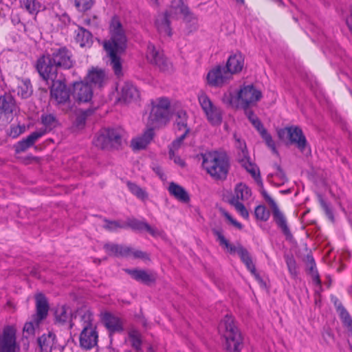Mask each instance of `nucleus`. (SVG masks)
Here are the masks:
<instances>
[{
    "mask_svg": "<svg viewBox=\"0 0 352 352\" xmlns=\"http://www.w3.org/2000/svg\"><path fill=\"white\" fill-rule=\"evenodd\" d=\"M75 60L72 52L66 47H59L52 50V53L43 55L36 61V70L42 78L55 80L58 77V69H69L74 67Z\"/></svg>",
    "mask_w": 352,
    "mask_h": 352,
    "instance_id": "obj_1",
    "label": "nucleus"
},
{
    "mask_svg": "<svg viewBox=\"0 0 352 352\" xmlns=\"http://www.w3.org/2000/svg\"><path fill=\"white\" fill-rule=\"evenodd\" d=\"M110 38L104 41L103 47L110 58V64L117 76L122 73V63L118 56L126 47L127 38L125 31L118 17L113 16L109 25Z\"/></svg>",
    "mask_w": 352,
    "mask_h": 352,
    "instance_id": "obj_2",
    "label": "nucleus"
},
{
    "mask_svg": "<svg viewBox=\"0 0 352 352\" xmlns=\"http://www.w3.org/2000/svg\"><path fill=\"white\" fill-rule=\"evenodd\" d=\"M182 15L184 19L190 23V31H195L198 28L197 19L192 16L186 6L182 0H171L168 9L164 13L157 16L155 26L158 32L164 35L170 36L172 34L170 19H174Z\"/></svg>",
    "mask_w": 352,
    "mask_h": 352,
    "instance_id": "obj_3",
    "label": "nucleus"
},
{
    "mask_svg": "<svg viewBox=\"0 0 352 352\" xmlns=\"http://www.w3.org/2000/svg\"><path fill=\"white\" fill-rule=\"evenodd\" d=\"M202 168L214 180L223 181L227 178L229 159L225 153L210 151L201 154Z\"/></svg>",
    "mask_w": 352,
    "mask_h": 352,
    "instance_id": "obj_4",
    "label": "nucleus"
},
{
    "mask_svg": "<svg viewBox=\"0 0 352 352\" xmlns=\"http://www.w3.org/2000/svg\"><path fill=\"white\" fill-rule=\"evenodd\" d=\"M219 332L225 339V347L230 352H240L243 348V339L234 324L232 316L226 315L218 327Z\"/></svg>",
    "mask_w": 352,
    "mask_h": 352,
    "instance_id": "obj_5",
    "label": "nucleus"
},
{
    "mask_svg": "<svg viewBox=\"0 0 352 352\" xmlns=\"http://www.w3.org/2000/svg\"><path fill=\"white\" fill-rule=\"evenodd\" d=\"M152 109L148 120V126L160 127L170 120V102L168 98L161 97L151 102Z\"/></svg>",
    "mask_w": 352,
    "mask_h": 352,
    "instance_id": "obj_6",
    "label": "nucleus"
},
{
    "mask_svg": "<svg viewBox=\"0 0 352 352\" xmlns=\"http://www.w3.org/2000/svg\"><path fill=\"white\" fill-rule=\"evenodd\" d=\"M121 132L114 129H103L96 134L93 144L101 149L118 148L121 145Z\"/></svg>",
    "mask_w": 352,
    "mask_h": 352,
    "instance_id": "obj_7",
    "label": "nucleus"
},
{
    "mask_svg": "<svg viewBox=\"0 0 352 352\" xmlns=\"http://www.w3.org/2000/svg\"><path fill=\"white\" fill-rule=\"evenodd\" d=\"M198 100L207 120L213 126L220 125L223 119L221 109L205 93L198 96Z\"/></svg>",
    "mask_w": 352,
    "mask_h": 352,
    "instance_id": "obj_8",
    "label": "nucleus"
},
{
    "mask_svg": "<svg viewBox=\"0 0 352 352\" xmlns=\"http://www.w3.org/2000/svg\"><path fill=\"white\" fill-rule=\"evenodd\" d=\"M52 82L50 89L51 100L58 105H67V108L63 110L67 111L69 109V91L67 88L63 80H50Z\"/></svg>",
    "mask_w": 352,
    "mask_h": 352,
    "instance_id": "obj_9",
    "label": "nucleus"
},
{
    "mask_svg": "<svg viewBox=\"0 0 352 352\" xmlns=\"http://www.w3.org/2000/svg\"><path fill=\"white\" fill-rule=\"evenodd\" d=\"M262 97V93L252 85H244L237 92L238 104L243 109L254 105Z\"/></svg>",
    "mask_w": 352,
    "mask_h": 352,
    "instance_id": "obj_10",
    "label": "nucleus"
},
{
    "mask_svg": "<svg viewBox=\"0 0 352 352\" xmlns=\"http://www.w3.org/2000/svg\"><path fill=\"white\" fill-rule=\"evenodd\" d=\"M280 138L285 135L291 144H294L301 152H304L308 146L307 141L302 129L298 126H289L278 131Z\"/></svg>",
    "mask_w": 352,
    "mask_h": 352,
    "instance_id": "obj_11",
    "label": "nucleus"
},
{
    "mask_svg": "<svg viewBox=\"0 0 352 352\" xmlns=\"http://www.w3.org/2000/svg\"><path fill=\"white\" fill-rule=\"evenodd\" d=\"M263 196L272 208L273 219L277 226L287 239L291 238L292 235L284 214L279 210L274 200L266 192H263Z\"/></svg>",
    "mask_w": 352,
    "mask_h": 352,
    "instance_id": "obj_12",
    "label": "nucleus"
},
{
    "mask_svg": "<svg viewBox=\"0 0 352 352\" xmlns=\"http://www.w3.org/2000/svg\"><path fill=\"white\" fill-rule=\"evenodd\" d=\"M232 77L227 72L226 67L223 66H217L210 70L207 74V83L211 87H222L228 83Z\"/></svg>",
    "mask_w": 352,
    "mask_h": 352,
    "instance_id": "obj_13",
    "label": "nucleus"
},
{
    "mask_svg": "<svg viewBox=\"0 0 352 352\" xmlns=\"http://www.w3.org/2000/svg\"><path fill=\"white\" fill-rule=\"evenodd\" d=\"M146 58L150 63L156 65L162 71H167L171 67L163 52L157 50L151 43L147 46Z\"/></svg>",
    "mask_w": 352,
    "mask_h": 352,
    "instance_id": "obj_14",
    "label": "nucleus"
},
{
    "mask_svg": "<svg viewBox=\"0 0 352 352\" xmlns=\"http://www.w3.org/2000/svg\"><path fill=\"white\" fill-rule=\"evenodd\" d=\"M146 58L150 63L156 65L162 71H167L171 67L163 52L157 50L151 43L147 46Z\"/></svg>",
    "mask_w": 352,
    "mask_h": 352,
    "instance_id": "obj_15",
    "label": "nucleus"
},
{
    "mask_svg": "<svg viewBox=\"0 0 352 352\" xmlns=\"http://www.w3.org/2000/svg\"><path fill=\"white\" fill-rule=\"evenodd\" d=\"M20 347L16 342L15 331L11 327H6L0 336V352H19Z\"/></svg>",
    "mask_w": 352,
    "mask_h": 352,
    "instance_id": "obj_16",
    "label": "nucleus"
},
{
    "mask_svg": "<svg viewBox=\"0 0 352 352\" xmlns=\"http://www.w3.org/2000/svg\"><path fill=\"white\" fill-rule=\"evenodd\" d=\"M118 100L123 102H131L140 97L137 87L131 82H124L117 88Z\"/></svg>",
    "mask_w": 352,
    "mask_h": 352,
    "instance_id": "obj_17",
    "label": "nucleus"
},
{
    "mask_svg": "<svg viewBox=\"0 0 352 352\" xmlns=\"http://www.w3.org/2000/svg\"><path fill=\"white\" fill-rule=\"evenodd\" d=\"M98 333L96 327H83L80 334L79 342L82 348L89 350L97 346Z\"/></svg>",
    "mask_w": 352,
    "mask_h": 352,
    "instance_id": "obj_18",
    "label": "nucleus"
},
{
    "mask_svg": "<svg viewBox=\"0 0 352 352\" xmlns=\"http://www.w3.org/2000/svg\"><path fill=\"white\" fill-rule=\"evenodd\" d=\"M74 98L80 102H87L93 96L92 88L88 82H76L74 83Z\"/></svg>",
    "mask_w": 352,
    "mask_h": 352,
    "instance_id": "obj_19",
    "label": "nucleus"
},
{
    "mask_svg": "<svg viewBox=\"0 0 352 352\" xmlns=\"http://www.w3.org/2000/svg\"><path fill=\"white\" fill-rule=\"evenodd\" d=\"M15 108V101L11 95L4 94L0 96V119L8 121L12 117Z\"/></svg>",
    "mask_w": 352,
    "mask_h": 352,
    "instance_id": "obj_20",
    "label": "nucleus"
},
{
    "mask_svg": "<svg viewBox=\"0 0 352 352\" xmlns=\"http://www.w3.org/2000/svg\"><path fill=\"white\" fill-rule=\"evenodd\" d=\"M244 67V58L241 54L231 55L226 63V69L232 78L234 74L241 72Z\"/></svg>",
    "mask_w": 352,
    "mask_h": 352,
    "instance_id": "obj_21",
    "label": "nucleus"
},
{
    "mask_svg": "<svg viewBox=\"0 0 352 352\" xmlns=\"http://www.w3.org/2000/svg\"><path fill=\"white\" fill-rule=\"evenodd\" d=\"M45 134V131L40 129L31 133L28 137L18 142L16 146V152H24L28 148L31 147L42 136Z\"/></svg>",
    "mask_w": 352,
    "mask_h": 352,
    "instance_id": "obj_22",
    "label": "nucleus"
},
{
    "mask_svg": "<svg viewBox=\"0 0 352 352\" xmlns=\"http://www.w3.org/2000/svg\"><path fill=\"white\" fill-rule=\"evenodd\" d=\"M125 272L135 280L146 285L154 283L156 280V275L155 273H148L146 271L143 270L126 269L125 270Z\"/></svg>",
    "mask_w": 352,
    "mask_h": 352,
    "instance_id": "obj_23",
    "label": "nucleus"
},
{
    "mask_svg": "<svg viewBox=\"0 0 352 352\" xmlns=\"http://www.w3.org/2000/svg\"><path fill=\"white\" fill-rule=\"evenodd\" d=\"M87 80L95 87H102L107 83L108 78L104 70L93 67L88 72Z\"/></svg>",
    "mask_w": 352,
    "mask_h": 352,
    "instance_id": "obj_24",
    "label": "nucleus"
},
{
    "mask_svg": "<svg viewBox=\"0 0 352 352\" xmlns=\"http://www.w3.org/2000/svg\"><path fill=\"white\" fill-rule=\"evenodd\" d=\"M148 126V129L142 136L138 137L131 140V146L133 150H141L145 148L152 140L154 135L153 128L149 126Z\"/></svg>",
    "mask_w": 352,
    "mask_h": 352,
    "instance_id": "obj_25",
    "label": "nucleus"
},
{
    "mask_svg": "<svg viewBox=\"0 0 352 352\" xmlns=\"http://www.w3.org/2000/svg\"><path fill=\"white\" fill-rule=\"evenodd\" d=\"M36 322L38 325L39 322L46 318L49 306L46 298L42 294H38L36 296Z\"/></svg>",
    "mask_w": 352,
    "mask_h": 352,
    "instance_id": "obj_26",
    "label": "nucleus"
},
{
    "mask_svg": "<svg viewBox=\"0 0 352 352\" xmlns=\"http://www.w3.org/2000/svg\"><path fill=\"white\" fill-rule=\"evenodd\" d=\"M15 87H13V91L16 92L17 95L22 98H28L32 94V87L29 79L17 78L15 82Z\"/></svg>",
    "mask_w": 352,
    "mask_h": 352,
    "instance_id": "obj_27",
    "label": "nucleus"
},
{
    "mask_svg": "<svg viewBox=\"0 0 352 352\" xmlns=\"http://www.w3.org/2000/svg\"><path fill=\"white\" fill-rule=\"evenodd\" d=\"M168 190L170 195L173 196L179 201L182 203H188L190 201L188 193L182 186L175 182H170Z\"/></svg>",
    "mask_w": 352,
    "mask_h": 352,
    "instance_id": "obj_28",
    "label": "nucleus"
},
{
    "mask_svg": "<svg viewBox=\"0 0 352 352\" xmlns=\"http://www.w3.org/2000/svg\"><path fill=\"white\" fill-rule=\"evenodd\" d=\"M102 320L105 327L111 332L122 330V324L120 318L110 313H104Z\"/></svg>",
    "mask_w": 352,
    "mask_h": 352,
    "instance_id": "obj_29",
    "label": "nucleus"
},
{
    "mask_svg": "<svg viewBox=\"0 0 352 352\" xmlns=\"http://www.w3.org/2000/svg\"><path fill=\"white\" fill-rule=\"evenodd\" d=\"M104 249L109 255L116 256H129L131 248L113 243H106Z\"/></svg>",
    "mask_w": 352,
    "mask_h": 352,
    "instance_id": "obj_30",
    "label": "nucleus"
},
{
    "mask_svg": "<svg viewBox=\"0 0 352 352\" xmlns=\"http://www.w3.org/2000/svg\"><path fill=\"white\" fill-rule=\"evenodd\" d=\"M55 334L49 332L47 334H43L38 338V344L41 350L43 352H51L54 344Z\"/></svg>",
    "mask_w": 352,
    "mask_h": 352,
    "instance_id": "obj_31",
    "label": "nucleus"
},
{
    "mask_svg": "<svg viewBox=\"0 0 352 352\" xmlns=\"http://www.w3.org/2000/svg\"><path fill=\"white\" fill-rule=\"evenodd\" d=\"M252 195L251 190L245 184L240 183L234 188V195L230 200L245 201L248 200Z\"/></svg>",
    "mask_w": 352,
    "mask_h": 352,
    "instance_id": "obj_32",
    "label": "nucleus"
},
{
    "mask_svg": "<svg viewBox=\"0 0 352 352\" xmlns=\"http://www.w3.org/2000/svg\"><path fill=\"white\" fill-rule=\"evenodd\" d=\"M307 272L311 276L313 282L321 286L319 274L316 270V265L312 256L307 255L305 258Z\"/></svg>",
    "mask_w": 352,
    "mask_h": 352,
    "instance_id": "obj_33",
    "label": "nucleus"
},
{
    "mask_svg": "<svg viewBox=\"0 0 352 352\" xmlns=\"http://www.w3.org/2000/svg\"><path fill=\"white\" fill-rule=\"evenodd\" d=\"M188 116L185 111L179 110L177 112L175 124L177 131L182 133L188 134L190 132V128L187 124Z\"/></svg>",
    "mask_w": 352,
    "mask_h": 352,
    "instance_id": "obj_34",
    "label": "nucleus"
},
{
    "mask_svg": "<svg viewBox=\"0 0 352 352\" xmlns=\"http://www.w3.org/2000/svg\"><path fill=\"white\" fill-rule=\"evenodd\" d=\"M76 41L79 43L80 47H85L87 45H89L91 43L92 35L90 32L85 30L83 28H78L75 31Z\"/></svg>",
    "mask_w": 352,
    "mask_h": 352,
    "instance_id": "obj_35",
    "label": "nucleus"
},
{
    "mask_svg": "<svg viewBox=\"0 0 352 352\" xmlns=\"http://www.w3.org/2000/svg\"><path fill=\"white\" fill-rule=\"evenodd\" d=\"M214 234L217 237V240L221 246L226 248L230 254L237 253L239 254V249L243 248L241 245H233L224 237L222 232L217 230H213Z\"/></svg>",
    "mask_w": 352,
    "mask_h": 352,
    "instance_id": "obj_36",
    "label": "nucleus"
},
{
    "mask_svg": "<svg viewBox=\"0 0 352 352\" xmlns=\"http://www.w3.org/2000/svg\"><path fill=\"white\" fill-rule=\"evenodd\" d=\"M20 5L32 15H36L42 9V5L38 0H20Z\"/></svg>",
    "mask_w": 352,
    "mask_h": 352,
    "instance_id": "obj_37",
    "label": "nucleus"
},
{
    "mask_svg": "<svg viewBox=\"0 0 352 352\" xmlns=\"http://www.w3.org/2000/svg\"><path fill=\"white\" fill-rule=\"evenodd\" d=\"M239 256L248 270H250L252 274H255L256 267L249 252L244 248H240L239 249Z\"/></svg>",
    "mask_w": 352,
    "mask_h": 352,
    "instance_id": "obj_38",
    "label": "nucleus"
},
{
    "mask_svg": "<svg viewBox=\"0 0 352 352\" xmlns=\"http://www.w3.org/2000/svg\"><path fill=\"white\" fill-rule=\"evenodd\" d=\"M128 340L131 346L137 351L142 349L141 334L136 330H131L129 332Z\"/></svg>",
    "mask_w": 352,
    "mask_h": 352,
    "instance_id": "obj_39",
    "label": "nucleus"
},
{
    "mask_svg": "<svg viewBox=\"0 0 352 352\" xmlns=\"http://www.w3.org/2000/svg\"><path fill=\"white\" fill-rule=\"evenodd\" d=\"M338 311L344 325L352 335V318L348 311L342 305L338 307Z\"/></svg>",
    "mask_w": 352,
    "mask_h": 352,
    "instance_id": "obj_40",
    "label": "nucleus"
},
{
    "mask_svg": "<svg viewBox=\"0 0 352 352\" xmlns=\"http://www.w3.org/2000/svg\"><path fill=\"white\" fill-rule=\"evenodd\" d=\"M41 120V123L45 126V131L53 129L58 124L56 118L53 114H43Z\"/></svg>",
    "mask_w": 352,
    "mask_h": 352,
    "instance_id": "obj_41",
    "label": "nucleus"
},
{
    "mask_svg": "<svg viewBox=\"0 0 352 352\" xmlns=\"http://www.w3.org/2000/svg\"><path fill=\"white\" fill-rule=\"evenodd\" d=\"M127 186L129 189V190L135 195L138 198L144 201L147 199L148 198V194L147 192L142 189L141 187L138 186L137 184L132 183V182H128Z\"/></svg>",
    "mask_w": 352,
    "mask_h": 352,
    "instance_id": "obj_42",
    "label": "nucleus"
},
{
    "mask_svg": "<svg viewBox=\"0 0 352 352\" xmlns=\"http://www.w3.org/2000/svg\"><path fill=\"white\" fill-rule=\"evenodd\" d=\"M78 314L80 315L81 321L82 322V328L86 327H96L93 324V314L89 310H80Z\"/></svg>",
    "mask_w": 352,
    "mask_h": 352,
    "instance_id": "obj_43",
    "label": "nucleus"
},
{
    "mask_svg": "<svg viewBox=\"0 0 352 352\" xmlns=\"http://www.w3.org/2000/svg\"><path fill=\"white\" fill-rule=\"evenodd\" d=\"M254 216L257 220L266 221L270 216V211L263 205H259L254 209Z\"/></svg>",
    "mask_w": 352,
    "mask_h": 352,
    "instance_id": "obj_44",
    "label": "nucleus"
},
{
    "mask_svg": "<svg viewBox=\"0 0 352 352\" xmlns=\"http://www.w3.org/2000/svg\"><path fill=\"white\" fill-rule=\"evenodd\" d=\"M70 313L69 307L66 306H61L57 308L55 313L56 320L60 322H67L69 318Z\"/></svg>",
    "mask_w": 352,
    "mask_h": 352,
    "instance_id": "obj_45",
    "label": "nucleus"
},
{
    "mask_svg": "<svg viewBox=\"0 0 352 352\" xmlns=\"http://www.w3.org/2000/svg\"><path fill=\"white\" fill-rule=\"evenodd\" d=\"M230 203L234 207L235 210L240 214L242 217L245 219H249V212L243 203L236 200H230Z\"/></svg>",
    "mask_w": 352,
    "mask_h": 352,
    "instance_id": "obj_46",
    "label": "nucleus"
},
{
    "mask_svg": "<svg viewBox=\"0 0 352 352\" xmlns=\"http://www.w3.org/2000/svg\"><path fill=\"white\" fill-rule=\"evenodd\" d=\"M74 1L76 8L80 12H85L89 10L93 4V0H72Z\"/></svg>",
    "mask_w": 352,
    "mask_h": 352,
    "instance_id": "obj_47",
    "label": "nucleus"
},
{
    "mask_svg": "<svg viewBox=\"0 0 352 352\" xmlns=\"http://www.w3.org/2000/svg\"><path fill=\"white\" fill-rule=\"evenodd\" d=\"M104 222L106 223L104 226V228L109 231H116L119 228H126L124 222H121L120 221H109L107 219H105Z\"/></svg>",
    "mask_w": 352,
    "mask_h": 352,
    "instance_id": "obj_48",
    "label": "nucleus"
},
{
    "mask_svg": "<svg viewBox=\"0 0 352 352\" xmlns=\"http://www.w3.org/2000/svg\"><path fill=\"white\" fill-rule=\"evenodd\" d=\"M146 222L140 221L135 219H128L125 223L126 228L130 227L134 230L142 231L144 229Z\"/></svg>",
    "mask_w": 352,
    "mask_h": 352,
    "instance_id": "obj_49",
    "label": "nucleus"
},
{
    "mask_svg": "<svg viewBox=\"0 0 352 352\" xmlns=\"http://www.w3.org/2000/svg\"><path fill=\"white\" fill-rule=\"evenodd\" d=\"M285 261L291 276L294 278L296 277L298 271L295 259L292 256H287L285 257Z\"/></svg>",
    "mask_w": 352,
    "mask_h": 352,
    "instance_id": "obj_50",
    "label": "nucleus"
},
{
    "mask_svg": "<svg viewBox=\"0 0 352 352\" xmlns=\"http://www.w3.org/2000/svg\"><path fill=\"white\" fill-rule=\"evenodd\" d=\"M260 134L262 138L265 140L267 146L272 151V152L274 153H277L275 142L272 140V136L267 133L266 129L263 130Z\"/></svg>",
    "mask_w": 352,
    "mask_h": 352,
    "instance_id": "obj_51",
    "label": "nucleus"
},
{
    "mask_svg": "<svg viewBox=\"0 0 352 352\" xmlns=\"http://www.w3.org/2000/svg\"><path fill=\"white\" fill-rule=\"evenodd\" d=\"M222 102L227 105L234 106L238 104L237 95L234 96L230 92L225 93L222 97Z\"/></svg>",
    "mask_w": 352,
    "mask_h": 352,
    "instance_id": "obj_52",
    "label": "nucleus"
},
{
    "mask_svg": "<svg viewBox=\"0 0 352 352\" xmlns=\"http://www.w3.org/2000/svg\"><path fill=\"white\" fill-rule=\"evenodd\" d=\"M246 170L252 175L256 180L260 179L259 172L258 168L252 164L248 162V164L243 165Z\"/></svg>",
    "mask_w": 352,
    "mask_h": 352,
    "instance_id": "obj_53",
    "label": "nucleus"
},
{
    "mask_svg": "<svg viewBox=\"0 0 352 352\" xmlns=\"http://www.w3.org/2000/svg\"><path fill=\"white\" fill-rule=\"evenodd\" d=\"M186 135L187 134L186 133H181L179 135V137L175 141L173 142L170 148H172L174 152L175 150H177L182 145Z\"/></svg>",
    "mask_w": 352,
    "mask_h": 352,
    "instance_id": "obj_54",
    "label": "nucleus"
},
{
    "mask_svg": "<svg viewBox=\"0 0 352 352\" xmlns=\"http://www.w3.org/2000/svg\"><path fill=\"white\" fill-rule=\"evenodd\" d=\"M169 157L171 160H173L175 164L179 165L180 166L183 167L185 166L184 161L181 159L180 157L176 155L172 148H170L169 150Z\"/></svg>",
    "mask_w": 352,
    "mask_h": 352,
    "instance_id": "obj_55",
    "label": "nucleus"
},
{
    "mask_svg": "<svg viewBox=\"0 0 352 352\" xmlns=\"http://www.w3.org/2000/svg\"><path fill=\"white\" fill-rule=\"evenodd\" d=\"M134 258H146L147 254L140 250H133L131 248L130 256Z\"/></svg>",
    "mask_w": 352,
    "mask_h": 352,
    "instance_id": "obj_56",
    "label": "nucleus"
},
{
    "mask_svg": "<svg viewBox=\"0 0 352 352\" xmlns=\"http://www.w3.org/2000/svg\"><path fill=\"white\" fill-rule=\"evenodd\" d=\"M144 230H146L150 234H151L153 236H157L160 234V231L150 225H148L147 223H146Z\"/></svg>",
    "mask_w": 352,
    "mask_h": 352,
    "instance_id": "obj_57",
    "label": "nucleus"
},
{
    "mask_svg": "<svg viewBox=\"0 0 352 352\" xmlns=\"http://www.w3.org/2000/svg\"><path fill=\"white\" fill-rule=\"evenodd\" d=\"M23 331L26 332L29 335L34 333V325L32 322H26L23 327Z\"/></svg>",
    "mask_w": 352,
    "mask_h": 352,
    "instance_id": "obj_58",
    "label": "nucleus"
},
{
    "mask_svg": "<svg viewBox=\"0 0 352 352\" xmlns=\"http://www.w3.org/2000/svg\"><path fill=\"white\" fill-rule=\"evenodd\" d=\"M224 216L226 217V219L228 221H230V222L233 226H234L235 227H236L239 229H241L242 228V225L239 222H238L236 220H234L228 212H224Z\"/></svg>",
    "mask_w": 352,
    "mask_h": 352,
    "instance_id": "obj_59",
    "label": "nucleus"
},
{
    "mask_svg": "<svg viewBox=\"0 0 352 352\" xmlns=\"http://www.w3.org/2000/svg\"><path fill=\"white\" fill-rule=\"evenodd\" d=\"M252 125L257 129V131L260 133H261L263 130H265V129L263 127V125L262 124L259 120H257Z\"/></svg>",
    "mask_w": 352,
    "mask_h": 352,
    "instance_id": "obj_60",
    "label": "nucleus"
},
{
    "mask_svg": "<svg viewBox=\"0 0 352 352\" xmlns=\"http://www.w3.org/2000/svg\"><path fill=\"white\" fill-rule=\"evenodd\" d=\"M244 110L245 112V115L247 116L250 121L252 120V118L254 119L255 117H256V116L254 115L253 111L250 110L249 108L244 109Z\"/></svg>",
    "mask_w": 352,
    "mask_h": 352,
    "instance_id": "obj_61",
    "label": "nucleus"
},
{
    "mask_svg": "<svg viewBox=\"0 0 352 352\" xmlns=\"http://www.w3.org/2000/svg\"><path fill=\"white\" fill-rule=\"evenodd\" d=\"M346 24L350 31L352 32V17H348L346 19Z\"/></svg>",
    "mask_w": 352,
    "mask_h": 352,
    "instance_id": "obj_62",
    "label": "nucleus"
},
{
    "mask_svg": "<svg viewBox=\"0 0 352 352\" xmlns=\"http://www.w3.org/2000/svg\"><path fill=\"white\" fill-rule=\"evenodd\" d=\"M12 22L14 25H16L20 23L21 21H20L19 18L17 16H16L12 17Z\"/></svg>",
    "mask_w": 352,
    "mask_h": 352,
    "instance_id": "obj_63",
    "label": "nucleus"
},
{
    "mask_svg": "<svg viewBox=\"0 0 352 352\" xmlns=\"http://www.w3.org/2000/svg\"><path fill=\"white\" fill-rule=\"evenodd\" d=\"M151 3L157 7L160 6L159 1L158 0H151Z\"/></svg>",
    "mask_w": 352,
    "mask_h": 352,
    "instance_id": "obj_64",
    "label": "nucleus"
}]
</instances>
